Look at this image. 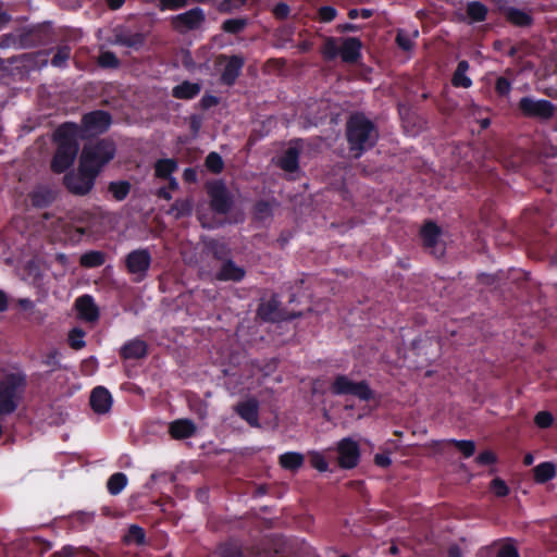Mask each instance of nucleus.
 Wrapping results in <instances>:
<instances>
[{
  "label": "nucleus",
  "instance_id": "f257e3e1",
  "mask_svg": "<svg viewBox=\"0 0 557 557\" xmlns=\"http://www.w3.org/2000/svg\"><path fill=\"white\" fill-rule=\"evenodd\" d=\"M57 150L51 161V170L57 174L65 172L74 163L79 150V127L73 122L61 124L54 132Z\"/></svg>",
  "mask_w": 557,
  "mask_h": 557
},
{
  "label": "nucleus",
  "instance_id": "f03ea898",
  "mask_svg": "<svg viewBox=\"0 0 557 557\" xmlns=\"http://www.w3.org/2000/svg\"><path fill=\"white\" fill-rule=\"evenodd\" d=\"M345 135L349 150L357 159L372 149L379 138L375 124L362 112L350 114L346 122Z\"/></svg>",
  "mask_w": 557,
  "mask_h": 557
},
{
  "label": "nucleus",
  "instance_id": "7ed1b4c3",
  "mask_svg": "<svg viewBox=\"0 0 557 557\" xmlns=\"http://www.w3.org/2000/svg\"><path fill=\"white\" fill-rule=\"evenodd\" d=\"M24 371L9 372L0 379V418L16 411L27 388Z\"/></svg>",
  "mask_w": 557,
  "mask_h": 557
},
{
  "label": "nucleus",
  "instance_id": "20e7f679",
  "mask_svg": "<svg viewBox=\"0 0 557 557\" xmlns=\"http://www.w3.org/2000/svg\"><path fill=\"white\" fill-rule=\"evenodd\" d=\"M116 153V146L113 140L108 138L98 139L95 143L85 145L81 154V163L89 170L100 174Z\"/></svg>",
  "mask_w": 557,
  "mask_h": 557
},
{
  "label": "nucleus",
  "instance_id": "39448f33",
  "mask_svg": "<svg viewBox=\"0 0 557 557\" xmlns=\"http://www.w3.org/2000/svg\"><path fill=\"white\" fill-rule=\"evenodd\" d=\"M334 396H352L360 401L369 403L376 398V393L367 380L354 381L347 374H336L330 384Z\"/></svg>",
  "mask_w": 557,
  "mask_h": 557
},
{
  "label": "nucleus",
  "instance_id": "423d86ee",
  "mask_svg": "<svg viewBox=\"0 0 557 557\" xmlns=\"http://www.w3.org/2000/svg\"><path fill=\"white\" fill-rule=\"evenodd\" d=\"M97 172L89 170L79 162L77 171H71L63 177V185L75 196H86L95 186Z\"/></svg>",
  "mask_w": 557,
  "mask_h": 557
},
{
  "label": "nucleus",
  "instance_id": "0eeeda50",
  "mask_svg": "<svg viewBox=\"0 0 557 557\" xmlns=\"http://www.w3.org/2000/svg\"><path fill=\"white\" fill-rule=\"evenodd\" d=\"M206 191L209 196L210 208L213 212L218 214H226L232 210L234 199L222 180H215L207 183Z\"/></svg>",
  "mask_w": 557,
  "mask_h": 557
},
{
  "label": "nucleus",
  "instance_id": "6e6552de",
  "mask_svg": "<svg viewBox=\"0 0 557 557\" xmlns=\"http://www.w3.org/2000/svg\"><path fill=\"white\" fill-rule=\"evenodd\" d=\"M112 123V116L108 111L94 110L82 116L79 138L96 136L106 133Z\"/></svg>",
  "mask_w": 557,
  "mask_h": 557
},
{
  "label": "nucleus",
  "instance_id": "1a4fd4ad",
  "mask_svg": "<svg viewBox=\"0 0 557 557\" xmlns=\"http://www.w3.org/2000/svg\"><path fill=\"white\" fill-rule=\"evenodd\" d=\"M152 258L148 249L138 248L129 251L125 257V268L133 275V282H143L149 272Z\"/></svg>",
  "mask_w": 557,
  "mask_h": 557
},
{
  "label": "nucleus",
  "instance_id": "9d476101",
  "mask_svg": "<svg viewBox=\"0 0 557 557\" xmlns=\"http://www.w3.org/2000/svg\"><path fill=\"white\" fill-rule=\"evenodd\" d=\"M258 318L263 322H282L296 319L301 315L300 312H287L281 307V301L276 294H273L267 301L260 302L257 309Z\"/></svg>",
  "mask_w": 557,
  "mask_h": 557
},
{
  "label": "nucleus",
  "instance_id": "9b49d317",
  "mask_svg": "<svg viewBox=\"0 0 557 557\" xmlns=\"http://www.w3.org/2000/svg\"><path fill=\"white\" fill-rule=\"evenodd\" d=\"M518 109L524 116L549 120L554 116L555 106L546 99L522 97L518 102Z\"/></svg>",
  "mask_w": 557,
  "mask_h": 557
},
{
  "label": "nucleus",
  "instance_id": "f8f14e48",
  "mask_svg": "<svg viewBox=\"0 0 557 557\" xmlns=\"http://www.w3.org/2000/svg\"><path fill=\"white\" fill-rule=\"evenodd\" d=\"M205 22L206 13L200 7H195L171 18L172 27L180 34L199 29Z\"/></svg>",
  "mask_w": 557,
  "mask_h": 557
},
{
  "label": "nucleus",
  "instance_id": "ddd939ff",
  "mask_svg": "<svg viewBox=\"0 0 557 557\" xmlns=\"http://www.w3.org/2000/svg\"><path fill=\"white\" fill-rule=\"evenodd\" d=\"M337 463L339 468L350 470L360 461V447L351 437L342 438L336 446Z\"/></svg>",
  "mask_w": 557,
  "mask_h": 557
},
{
  "label": "nucleus",
  "instance_id": "4468645a",
  "mask_svg": "<svg viewBox=\"0 0 557 557\" xmlns=\"http://www.w3.org/2000/svg\"><path fill=\"white\" fill-rule=\"evenodd\" d=\"M441 235V227L431 220L426 221L420 230V238L423 248L435 257L444 255V247L440 245Z\"/></svg>",
  "mask_w": 557,
  "mask_h": 557
},
{
  "label": "nucleus",
  "instance_id": "2eb2a0df",
  "mask_svg": "<svg viewBox=\"0 0 557 557\" xmlns=\"http://www.w3.org/2000/svg\"><path fill=\"white\" fill-rule=\"evenodd\" d=\"M219 557H268L269 553L260 547H252L249 552L245 553L240 543L236 540L230 539L216 547Z\"/></svg>",
  "mask_w": 557,
  "mask_h": 557
},
{
  "label": "nucleus",
  "instance_id": "dca6fc26",
  "mask_svg": "<svg viewBox=\"0 0 557 557\" xmlns=\"http://www.w3.org/2000/svg\"><path fill=\"white\" fill-rule=\"evenodd\" d=\"M219 61H226V64L221 73V83L228 87L233 86L242 74L243 67L245 65V59L238 54H233L231 57L220 54Z\"/></svg>",
  "mask_w": 557,
  "mask_h": 557
},
{
  "label": "nucleus",
  "instance_id": "f3484780",
  "mask_svg": "<svg viewBox=\"0 0 557 557\" xmlns=\"http://www.w3.org/2000/svg\"><path fill=\"white\" fill-rule=\"evenodd\" d=\"M145 42L146 36L140 32H133L126 26H117L113 29V45L139 50Z\"/></svg>",
  "mask_w": 557,
  "mask_h": 557
},
{
  "label": "nucleus",
  "instance_id": "a211bd4d",
  "mask_svg": "<svg viewBox=\"0 0 557 557\" xmlns=\"http://www.w3.org/2000/svg\"><path fill=\"white\" fill-rule=\"evenodd\" d=\"M234 412L251 428H260L259 401L255 397L238 401L234 406Z\"/></svg>",
  "mask_w": 557,
  "mask_h": 557
},
{
  "label": "nucleus",
  "instance_id": "6ab92c4d",
  "mask_svg": "<svg viewBox=\"0 0 557 557\" xmlns=\"http://www.w3.org/2000/svg\"><path fill=\"white\" fill-rule=\"evenodd\" d=\"M113 399L111 393L103 386L95 387L89 397V405L97 414H106L112 408Z\"/></svg>",
  "mask_w": 557,
  "mask_h": 557
},
{
  "label": "nucleus",
  "instance_id": "aec40b11",
  "mask_svg": "<svg viewBox=\"0 0 557 557\" xmlns=\"http://www.w3.org/2000/svg\"><path fill=\"white\" fill-rule=\"evenodd\" d=\"M362 42L357 37L342 38L339 55L345 63H357L361 58Z\"/></svg>",
  "mask_w": 557,
  "mask_h": 557
},
{
  "label": "nucleus",
  "instance_id": "412c9836",
  "mask_svg": "<svg viewBox=\"0 0 557 557\" xmlns=\"http://www.w3.org/2000/svg\"><path fill=\"white\" fill-rule=\"evenodd\" d=\"M246 276V270L237 265L231 258L222 262L215 278L221 282H242Z\"/></svg>",
  "mask_w": 557,
  "mask_h": 557
},
{
  "label": "nucleus",
  "instance_id": "4be33fe9",
  "mask_svg": "<svg viewBox=\"0 0 557 557\" xmlns=\"http://www.w3.org/2000/svg\"><path fill=\"white\" fill-rule=\"evenodd\" d=\"M75 308L78 317L87 322H95L99 319V308L90 295H83L75 300Z\"/></svg>",
  "mask_w": 557,
  "mask_h": 557
},
{
  "label": "nucleus",
  "instance_id": "5701e85b",
  "mask_svg": "<svg viewBox=\"0 0 557 557\" xmlns=\"http://www.w3.org/2000/svg\"><path fill=\"white\" fill-rule=\"evenodd\" d=\"M148 355V345L140 338L127 341L120 349V357L125 360L143 359Z\"/></svg>",
  "mask_w": 557,
  "mask_h": 557
},
{
  "label": "nucleus",
  "instance_id": "b1692460",
  "mask_svg": "<svg viewBox=\"0 0 557 557\" xmlns=\"http://www.w3.org/2000/svg\"><path fill=\"white\" fill-rule=\"evenodd\" d=\"M197 426L190 419H177L170 423L169 433L174 440H185L196 434Z\"/></svg>",
  "mask_w": 557,
  "mask_h": 557
},
{
  "label": "nucleus",
  "instance_id": "393cba45",
  "mask_svg": "<svg viewBox=\"0 0 557 557\" xmlns=\"http://www.w3.org/2000/svg\"><path fill=\"white\" fill-rule=\"evenodd\" d=\"M506 21L517 27H529L533 24V17L530 13L515 7H504L500 9Z\"/></svg>",
  "mask_w": 557,
  "mask_h": 557
},
{
  "label": "nucleus",
  "instance_id": "a878e982",
  "mask_svg": "<svg viewBox=\"0 0 557 557\" xmlns=\"http://www.w3.org/2000/svg\"><path fill=\"white\" fill-rule=\"evenodd\" d=\"M55 191L47 186L36 187L29 194L32 206L37 209L48 208L55 200Z\"/></svg>",
  "mask_w": 557,
  "mask_h": 557
},
{
  "label": "nucleus",
  "instance_id": "bb28decb",
  "mask_svg": "<svg viewBox=\"0 0 557 557\" xmlns=\"http://www.w3.org/2000/svg\"><path fill=\"white\" fill-rule=\"evenodd\" d=\"M203 251L211 255L215 260L224 262L230 259L231 249L225 242L209 238L203 240Z\"/></svg>",
  "mask_w": 557,
  "mask_h": 557
},
{
  "label": "nucleus",
  "instance_id": "cd10ccee",
  "mask_svg": "<svg viewBox=\"0 0 557 557\" xmlns=\"http://www.w3.org/2000/svg\"><path fill=\"white\" fill-rule=\"evenodd\" d=\"M200 90L201 85L199 83L184 81L172 88V97L180 100H191L200 94Z\"/></svg>",
  "mask_w": 557,
  "mask_h": 557
},
{
  "label": "nucleus",
  "instance_id": "c85d7f7f",
  "mask_svg": "<svg viewBox=\"0 0 557 557\" xmlns=\"http://www.w3.org/2000/svg\"><path fill=\"white\" fill-rule=\"evenodd\" d=\"M300 150L297 147H288L278 159V166L288 173L296 172L299 168Z\"/></svg>",
  "mask_w": 557,
  "mask_h": 557
},
{
  "label": "nucleus",
  "instance_id": "c756f323",
  "mask_svg": "<svg viewBox=\"0 0 557 557\" xmlns=\"http://www.w3.org/2000/svg\"><path fill=\"white\" fill-rule=\"evenodd\" d=\"M305 462V456L297 451H287L278 457L280 466L288 471H298Z\"/></svg>",
  "mask_w": 557,
  "mask_h": 557
},
{
  "label": "nucleus",
  "instance_id": "7c9ffc66",
  "mask_svg": "<svg viewBox=\"0 0 557 557\" xmlns=\"http://www.w3.org/2000/svg\"><path fill=\"white\" fill-rule=\"evenodd\" d=\"M469 62L466 60H461L458 62L457 67L451 77V85L456 88H469L472 86V81L469 76H467V71L469 70Z\"/></svg>",
  "mask_w": 557,
  "mask_h": 557
},
{
  "label": "nucleus",
  "instance_id": "2f4dec72",
  "mask_svg": "<svg viewBox=\"0 0 557 557\" xmlns=\"http://www.w3.org/2000/svg\"><path fill=\"white\" fill-rule=\"evenodd\" d=\"M533 472L534 481L544 484L556 476V467L553 462L544 461L535 466Z\"/></svg>",
  "mask_w": 557,
  "mask_h": 557
},
{
  "label": "nucleus",
  "instance_id": "473e14b6",
  "mask_svg": "<svg viewBox=\"0 0 557 557\" xmlns=\"http://www.w3.org/2000/svg\"><path fill=\"white\" fill-rule=\"evenodd\" d=\"M193 212V200L189 198L176 199L170 209L168 214L173 215L176 220L191 215Z\"/></svg>",
  "mask_w": 557,
  "mask_h": 557
},
{
  "label": "nucleus",
  "instance_id": "72a5a7b5",
  "mask_svg": "<svg viewBox=\"0 0 557 557\" xmlns=\"http://www.w3.org/2000/svg\"><path fill=\"white\" fill-rule=\"evenodd\" d=\"M132 189V185L128 181H113L108 184V191L112 195V198L115 201L125 200Z\"/></svg>",
  "mask_w": 557,
  "mask_h": 557
},
{
  "label": "nucleus",
  "instance_id": "f704fd0d",
  "mask_svg": "<svg viewBox=\"0 0 557 557\" xmlns=\"http://www.w3.org/2000/svg\"><path fill=\"white\" fill-rule=\"evenodd\" d=\"M106 262V253L100 250H89L79 258V264L86 269L101 267Z\"/></svg>",
  "mask_w": 557,
  "mask_h": 557
},
{
  "label": "nucleus",
  "instance_id": "c9c22d12",
  "mask_svg": "<svg viewBox=\"0 0 557 557\" xmlns=\"http://www.w3.org/2000/svg\"><path fill=\"white\" fill-rule=\"evenodd\" d=\"M123 543L126 545L135 544L137 546H143L146 544V532L145 530L137 525L132 524L127 529V532L123 535Z\"/></svg>",
  "mask_w": 557,
  "mask_h": 557
},
{
  "label": "nucleus",
  "instance_id": "e433bc0d",
  "mask_svg": "<svg viewBox=\"0 0 557 557\" xmlns=\"http://www.w3.org/2000/svg\"><path fill=\"white\" fill-rule=\"evenodd\" d=\"M177 169V162L174 159H160L154 164V175L158 178H169Z\"/></svg>",
  "mask_w": 557,
  "mask_h": 557
},
{
  "label": "nucleus",
  "instance_id": "4c0bfd02",
  "mask_svg": "<svg viewBox=\"0 0 557 557\" xmlns=\"http://www.w3.org/2000/svg\"><path fill=\"white\" fill-rule=\"evenodd\" d=\"M127 482L128 480L125 473L115 472L107 481L108 492L116 496L126 487Z\"/></svg>",
  "mask_w": 557,
  "mask_h": 557
},
{
  "label": "nucleus",
  "instance_id": "58836bf2",
  "mask_svg": "<svg viewBox=\"0 0 557 557\" xmlns=\"http://www.w3.org/2000/svg\"><path fill=\"white\" fill-rule=\"evenodd\" d=\"M467 15L472 22H483L486 20L487 7L480 1H471L467 4Z\"/></svg>",
  "mask_w": 557,
  "mask_h": 557
},
{
  "label": "nucleus",
  "instance_id": "ea45409f",
  "mask_svg": "<svg viewBox=\"0 0 557 557\" xmlns=\"http://www.w3.org/2000/svg\"><path fill=\"white\" fill-rule=\"evenodd\" d=\"M248 23H249L248 17L228 18L222 23L221 29L224 33L237 35V34L242 33L247 27Z\"/></svg>",
  "mask_w": 557,
  "mask_h": 557
},
{
  "label": "nucleus",
  "instance_id": "a19ab883",
  "mask_svg": "<svg viewBox=\"0 0 557 557\" xmlns=\"http://www.w3.org/2000/svg\"><path fill=\"white\" fill-rule=\"evenodd\" d=\"M339 49L335 37H326L321 48V53L325 60L332 61L339 55Z\"/></svg>",
  "mask_w": 557,
  "mask_h": 557
},
{
  "label": "nucleus",
  "instance_id": "79ce46f5",
  "mask_svg": "<svg viewBox=\"0 0 557 557\" xmlns=\"http://www.w3.org/2000/svg\"><path fill=\"white\" fill-rule=\"evenodd\" d=\"M40 28H32L20 35L18 42L22 48L35 47L40 41Z\"/></svg>",
  "mask_w": 557,
  "mask_h": 557
},
{
  "label": "nucleus",
  "instance_id": "37998d69",
  "mask_svg": "<svg viewBox=\"0 0 557 557\" xmlns=\"http://www.w3.org/2000/svg\"><path fill=\"white\" fill-rule=\"evenodd\" d=\"M205 165L213 174H220L224 170V161L215 151L208 153L205 159Z\"/></svg>",
  "mask_w": 557,
  "mask_h": 557
},
{
  "label": "nucleus",
  "instance_id": "c03bdc74",
  "mask_svg": "<svg viewBox=\"0 0 557 557\" xmlns=\"http://www.w3.org/2000/svg\"><path fill=\"white\" fill-rule=\"evenodd\" d=\"M85 331L81 327H74L70 331L67 342L69 346L74 350H79L86 346Z\"/></svg>",
  "mask_w": 557,
  "mask_h": 557
},
{
  "label": "nucleus",
  "instance_id": "a18cd8bd",
  "mask_svg": "<svg viewBox=\"0 0 557 557\" xmlns=\"http://www.w3.org/2000/svg\"><path fill=\"white\" fill-rule=\"evenodd\" d=\"M449 444L454 445L465 458H470L475 453V443L471 440H449Z\"/></svg>",
  "mask_w": 557,
  "mask_h": 557
},
{
  "label": "nucleus",
  "instance_id": "49530a36",
  "mask_svg": "<svg viewBox=\"0 0 557 557\" xmlns=\"http://www.w3.org/2000/svg\"><path fill=\"white\" fill-rule=\"evenodd\" d=\"M253 219L263 221L272 215V207L267 200H258L252 209Z\"/></svg>",
  "mask_w": 557,
  "mask_h": 557
},
{
  "label": "nucleus",
  "instance_id": "de8ad7c7",
  "mask_svg": "<svg viewBox=\"0 0 557 557\" xmlns=\"http://www.w3.org/2000/svg\"><path fill=\"white\" fill-rule=\"evenodd\" d=\"M71 58V48L66 45L59 46L51 59V64L55 67H63Z\"/></svg>",
  "mask_w": 557,
  "mask_h": 557
},
{
  "label": "nucleus",
  "instance_id": "09e8293b",
  "mask_svg": "<svg viewBox=\"0 0 557 557\" xmlns=\"http://www.w3.org/2000/svg\"><path fill=\"white\" fill-rule=\"evenodd\" d=\"M98 64L102 69H116L120 65V60L112 51H103L98 57Z\"/></svg>",
  "mask_w": 557,
  "mask_h": 557
},
{
  "label": "nucleus",
  "instance_id": "8fccbe9b",
  "mask_svg": "<svg viewBox=\"0 0 557 557\" xmlns=\"http://www.w3.org/2000/svg\"><path fill=\"white\" fill-rule=\"evenodd\" d=\"M246 4L247 0H222L218 5V10L220 13L231 14L240 10Z\"/></svg>",
  "mask_w": 557,
  "mask_h": 557
},
{
  "label": "nucleus",
  "instance_id": "3c124183",
  "mask_svg": "<svg viewBox=\"0 0 557 557\" xmlns=\"http://www.w3.org/2000/svg\"><path fill=\"white\" fill-rule=\"evenodd\" d=\"M310 466L320 472H326L329 470V462L325 457L319 451H311L309 454Z\"/></svg>",
  "mask_w": 557,
  "mask_h": 557
},
{
  "label": "nucleus",
  "instance_id": "603ef678",
  "mask_svg": "<svg viewBox=\"0 0 557 557\" xmlns=\"http://www.w3.org/2000/svg\"><path fill=\"white\" fill-rule=\"evenodd\" d=\"M189 4V0H159L160 11H177L186 8Z\"/></svg>",
  "mask_w": 557,
  "mask_h": 557
},
{
  "label": "nucleus",
  "instance_id": "864d4df0",
  "mask_svg": "<svg viewBox=\"0 0 557 557\" xmlns=\"http://www.w3.org/2000/svg\"><path fill=\"white\" fill-rule=\"evenodd\" d=\"M60 352L58 349H51L48 351L41 360V363L44 366L50 367V372L61 368L60 361H59Z\"/></svg>",
  "mask_w": 557,
  "mask_h": 557
},
{
  "label": "nucleus",
  "instance_id": "5fc2aeb1",
  "mask_svg": "<svg viewBox=\"0 0 557 557\" xmlns=\"http://www.w3.org/2000/svg\"><path fill=\"white\" fill-rule=\"evenodd\" d=\"M495 91L499 97L509 96L511 91V82L505 76H499L495 83Z\"/></svg>",
  "mask_w": 557,
  "mask_h": 557
},
{
  "label": "nucleus",
  "instance_id": "6e6d98bb",
  "mask_svg": "<svg viewBox=\"0 0 557 557\" xmlns=\"http://www.w3.org/2000/svg\"><path fill=\"white\" fill-rule=\"evenodd\" d=\"M337 15V11L334 7L323 5L318 10L319 21L322 23L332 22Z\"/></svg>",
  "mask_w": 557,
  "mask_h": 557
},
{
  "label": "nucleus",
  "instance_id": "4d7b16f0",
  "mask_svg": "<svg viewBox=\"0 0 557 557\" xmlns=\"http://www.w3.org/2000/svg\"><path fill=\"white\" fill-rule=\"evenodd\" d=\"M534 422L539 428L547 429L554 422L553 414L548 411H540L534 417Z\"/></svg>",
  "mask_w": 557,
  "mask_h": 557
},
{
  "label": "nucleus",
  "instance_id": "13d9d810",
  "mask_svg": "<svg viewBox=\"0 0 557 557\" xmlns=\"http://www.w3.org/2000/svg\"><path fill=\"white\" fill-rule=\"evenodd\" d=\"M396 44L404 51H410L413 48L412 40L404 30H398L396 35Z\"/></svg>",
  "mask_w": 557,
  "mask_h": 557
},
{
  "label": "nucleus",
  "instance_id": "bf43d9fd",
  "mask_svg": "<svg viewBox=\"0 0 557 557\" xmlns=\"http://www.w3.org/2000/svg\"><path fill=\"white\" fill-rule=\"evenodd\" d=\"M496 461L497 457L492 450H484L480 453L475 458V462L479 466H491L494 465Z\"/></svg>",
  "mask_w": 557,
  "mask_h": 557
},
{
  "label": "nucleus",
  "instance_id": "052dcab7",
  "mask_svg": "<svg viewBox=\"0 0 557 557\" xmlns=\"http://www.w3.org/2000/svg\"><path fill=\"white\" fill-rule=\"evenodd\" d=\"M492 488L494 490L495 494L499 497H505L509 493V488L504 480L499 478H495L492 483Z\"/></svg>",
  "mask_w": 557,
  "mask_h": 557
},
{
  "label": "nucleus",
  "instance_id": "680f3d73",
  "mask_svg": "<svg viewBox=\"0 0 557 557\" xmlns=\"http://www.w3.org/2000/svg\"><path fill=\"white\" fill-rule=\"evenodd\" d=\"M290 12L289 5L285 2H278L274 5L272 13L277 20H285L288 17Z\"/></svg>",
  "mask_w": 557,
  "mask_h": 557
},
{
  "label": "nucleus",
  "instance_id": "e2e57ef3",
  "mask_svg": "<svg viewBox=\"0 0 557 557\" xmlns=\"http://www.w3.org/2000/svg\"><path fill=\"white\" fill-rule=\"evenodd\" d=\"M497 557H520L517 547L512 544L503 545L498 552Z\"/></svg>",
  "mask_w": 557,
  "mask_h": 557
},
{
  "label": "nucleus",
  "instance_id": "0e129e2a",
  "mask_svg": "<svg viewBox=\"0 0 557 557\" xmlns=\"http://www.w3.org/2000/svg\"><path fill=\"white\" fill-rule=\"evenodd\" d=\"M219 101L220 100L216 96L207 94V95L202 96L199 104L202 110H209L212 107H215L216 104H219Z\"/></svg>",
  "mask_w": 557,
  "mask_h": 557
},
{
  "label": "nucleus",
  "instance_id": "69168bd1",
  "mask_svg": "<svg viewBox=\"0 0 557 557\" xmlns=\"http://www.w3.org/2000/svg\"><path fill=\"white\" fill-rule=\"evenodd\" d=\"M77 548L72 545H64L60 550L54 552L51 557H74Z\"/></svg>",
  "mask_w": 557,
  "mask_h": 557
},
{
  "label": "nucleus",
  "instance_id": "338daca9",
  "mask_svg": "<svg viewBox=\"0 0 557 557\" xmlns=\"http://www.w3.org/2000/svg\"><path fill=\"white\" fill-rule=\"evenodd\" d=\"M183 180L185 183L195 184L198 181V173L194 168H186L183 173Z\"/></svg>",
  "mask_w": 557,
  "mask_h": 557
},
{
  "label": "nucleus",
  "instance_id": "774afa93",
  "mask_svg": "<svg viewBox=\"0 0 557 557\" xmlns=\"http://www.w3.org/2000/svg\"><path fill=\"white\" fill-rule=\"evenodd\" d=\"M374 463L381 468H387L392 465V459L388 454H376L374 456Z\"/></svg>",
  "mask_w": 557,
  "mask_h": 557
}]
</instances>
